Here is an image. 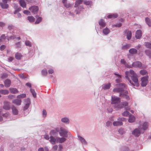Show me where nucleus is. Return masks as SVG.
Returning <instances> with one entry per match:
<instances>
[{"label":"nucleus","mask_w":151,"mask_h":151,"mask_svg":"<svg viewBox=\"0 0 151 151\" xmlns=\"http://www.w3.org/2000/svg\"><path fill=\"white\" fill-rule=\"evenodd\" d=\"M125 78L133 86L138 87L139 86L138 79L137 74L134 71L131 70L125 72Z\"/></svg>","instance_id":"1"},{"label":"nucleus","mask_w":151,"mask_h":151,"mask_svg":"<svg viewBox=\"0 0 151 151\" xmlns=\"http://www.w3.org/2000/svg\"><path fill=\"white\" fill-rule=\"evenodd\" d=\"M118 85L120 87L114 88L113 90V91L117 92H122L124 90L123 89L126 87V85L124 83H121L119 84Z\"/></svg>","instance_id":"2"},{"label":"nucleus","mask_w":151,"mask_h":151,"mask_svg":"<svg viewBox=\"0 0 151 151\" xmlns=\"http://www.w3.org/2000/svg\"><path fill=\"white\" fill-rule=\"evenodd\" d=\"M148 76H147L142 77L141 78V85L142 86L144 87L146 86L148 83Z\"/></svg>","instance_id":"3"},{"label":"nucleus","mask_w":151,"mask_h":151,"mask_svg":"<svg viewBox=\"0 0 151 151\" xmlns=\"http://www.w3.org/2000/svg\"><path fill=\"white\" fill-rule=\"evenodd\" d=\"M67 133L68 132L65 129L62 128H60V131L59 132V134L61 136L66 137L68 136Z\"/></svg>","instance_id":"4"},{"label":"nucleus","mask_w":151,"mask_h":151,"mask_svg":"<svg viewBox=\"0 0 151 151\" xmlns=\"http://www.w3.org/2000/svg\"><path fill=\"white\" fill-rule=\"evenodd\" d=\"M120 102V99L118 97L112 96L111 97L112 104H116L119 103Z\"/></svg>","instance_id":"5"},{"label":"nucleus","mask_w":151,"mask_h":151,"mask_svg":"<svg viewBox=\"0 0 151 151\" xmlns=\"http://www.w3.org/2000/svg\"><path fill=\"white\" fill-rule=\"evenodd\" d=\"M29 9L32 12L35 14L38 11L39 8L37 6H33L29 7Z\"/></svg>","instance_id":"6"},{"label":"nucleus","mask_w":151,"mask_h":151,"mask_svg":"<svg viewBox=\"0 0 151 151\" xmlns=\"http://www.w3.org/2000/svg\"><path fill=\"white\" fill-rule=\"evenodd\" d=\"M3 108L5 110H9L10 109L9 102L7 101H4V102Z\"/></svg>","instance_id":"7"},{"label":"nucleus","mask_w":151,"mask_h":151,"mask_svg":"<svg viewBox=\"0 0 151 151\" xmlns=\"http://www.w3.org/2000/svg\"><path fill=\"white\" fill-rule=\"evenodd\" d=\"M132 66L134 67L140 68L142 66V64L140 62L136 61L132 63Z\"/></svg>","instance_id":"8"},{"label":"nucleus","mask_w":151,"mask_h":151,"mask_svg":"<svg viewBox=\"0 0 151 151\" xmlns=\"http://www.w3.org/2000/svg\"><path fill=\"white\" fill-rule=\"evenodd\" d=\"M25 106L24 108V110L27 109L29 106V105L30 104V101L29 99H26L25 100Z\"/></svg>","instance_id":"9"},{"label":"nucleus","mask_w":151,"mask_h":151,"mask_svg":"<svg viewBox=\"0 0 151 151\" xmlns=\"http://www.w3.org/2000/svg\"><path fill=\"white\" fill-rule=\"evenodd\" d=\"M128 103L127 102H124L122 103V104H120L118 105H115V108H117L120 109L124 106H128Z\"/></svg>","instance_id":"10"},{"label":"nucleus","mask_w":151,"mask_h":151,"mask_svg":"<svg viewBox=\"0 0 151 151\" xmlns=\"http://www.w3.org/2000/svg\"><path fill=\"white\" fill-rule=\"evenodd\" d=\"M4 83L5 87L7 88L9 87L11 84V81L9 79L5 80L4 81Z\"/></svg>","instance_id":"11"},{"label":"nucleus","mask_w":151,"mask_h":151,"mask_svg":"<svg viewBox=\"0 0 151 151\" xmlns=\"http://www.w3.org/2000/svg\"><path fill=\"white\" fill-rule=\"evenodd\" d=\"M142 36V32L140 30H138L136 32L135 37L137 39L140 38Z\"/></svg>","instance_id":"12"},{"label":"nucleus","mask_w":151,"mask_h":151,"mask_svg":"<svg viewBox=\"0 0 151 151\" xmlns=\"http://www.w3.org/2000/svg\"><path fill=\"white\" fill-rule=\"evenodd\" d=\"M140 131L138 129H135L132 132V134L138 137L140 134Z\"/></svg>","instance_id":"13"},{"label":"nucleus","mask_w":151,"mask_h":151,"mask_svg":"<svg viewBox=\"0 0 151 151\" xmlns=\"http://www.w3.org/2000/svg\"><path fill=\"white\" fill-rule=\"evenodd\" d=\"M12 103L16 104L17 106H19L21 105L22 101L21 100L18 99H15L12 101Z\"/></svg>","instance_id":"14"},{"label":"nucleus","mask_w":151,"mask_h":151,"mask_svg":"<svg viewBox=\"0 0 151 151\" xmlns=\"http://www.w3.org/2000/svg\"><path fill=\"white\" fill-rule=\"evenodd\" d=\"M12 112L13 114L15 115H17L18 114V111L14 106H12Z\"/></svg>","instance_id":"15"},{"label":"nucleus","mask_w":151,"mask_h":151,"mask_svg":"<svg viewBox=\"0 0 151 151\" xmlns=\"http://www.w3.org/2000/svg\"><path fill=\"white\" fill-rule=\"evenodd\" d=\"M20 6L23 8H25L26 6V4L24 0H18Z\"/></svg>","instance_id":"16"},{"label":"nucleus","mask_w":151,"mask_h":151,"mask_svg":"<svg viewBox=\"0 0 151 151\" xmlns=\"http://www.w3.org/2000/svg\"><path fill=\"white\" fill-rule=\"evenodd\" d=\"M135 117L134 116L131 114L129 116V119H128V121L130 123L133 122L135 121Z\"/></svg>","instance_id":"17"},{"label":"nucleus","mask_w":151,"mask_h":151,"mask_svg":"<svg viewBox=\"0 0 151 151\" xmlns=\"http://www.w3.org/2000/svg\"><path fill=\"white\" fill-rule=\"evenodd\" d=\"M0 93L2 94L6 95L9 93V91L7 89H4L0 90Z\"/></svg>","instance_id":"18"},{"label":"nucleus","mask_w":151,"mask_h":151,"mask_svg":"<svg viewBox=\"0 0 151 151\" xmlns=\"http://www.w3.org/2000/svg\"><path fill=\"white\" fill-rule=\"evenodd\" d=\"M127 32V37L128 40H130L132 37V32L130 31H126Z\"/></svg>","instance_id":"19"},{"label":"nucleus","mask_w":151,"mask_h":151,"mask_svg":"<svg viewBox=\"0 0 151 151\" xmlns=\"http://www.w3.org/2000/svg\"><path fill=\"white\" fill-rule=\"evenodd\" d=\"M0 5L1 7L3 9H6L8 8L9 5L6 3H0Z\"/></svg>","instance_id":"20"},{"label":"nucleus","mask_w":151,"mask_h":151,"mask_svg":"<svg viewBox=\"0 0 151 151\" xmlns=\"http://www.w3.org/2000/svg\"><path fill=\"white\" fill-rule=\"evenodd\" d=\"M118 16V15L116 14H109L107 16V17L108 18H116Z\"/></svg>","instance_id":"21"},{"label":"nucleus","mask_w":151,"mask_h":151,"mask_svg":"<svg viewBox=\"0 0 151 151\" xmlns=\"http://www.w3.org/2000/svg\"><path fill=\"white\" fill-rule=\"evenodd\" d=\"M9 90L11 93H12L16 94L18 92V90L15 88H10Z\"/></svg>","instance_id":"22"},{"label":"nucleus","mask_w":151,"mask_h":151,"mask_svg":"<svg viewBox=\"0 0 151 151\" xmlns=\"http://www.w3.org/2000/svg\"><path fill=\"white\" fill-rule=\"evenodd\" d=\"M22 57L21 53L17 52L15 54V58L17 60H20Z\"/></svg>","instance_id":"23"},{"label":"nucleus","mask_w":151,"mask_h":151,"mask_svg":"<svg viewBox=\"0 0 151 151\" xmlns=\"http://www.w3.org/2000/svg\"><path fill=\"white\" fill-rule=\"evenodd\" d=\"M149 126L148 123L146 122H144L142 125V129L144 130L146 129Z\"/></svg>","instance_id":"24"},{"label":"nucleus","mask_w":151,"mask_h":151,"mask_svg":"<svg viewBox=\"0 0 151 151\" xmlns=\"http://www.w3.org/2000/svg\"><path fill=\"white\" fill-rule=\"evenodd\" d=\"M99 24L102 27H104L106 25V24L104 21V20L101 19L99 22Z\"/></svg>","instance_id":"25"},{"label":"nucleus","mask_w":151,"mask_h":151,"mask_svg":"<svg viewBox=\"0 0 151 151\" xmlns=\"http://www.w3.org/2000/svg\"><path fill=\"white\" fill-rule=\"evenodd\" d=\"M83 0H77L76 1L75 3V7H77L78 6V5L82 4L83 1Z\"/></svg>","instance_id":"26"},{"label":"nucleus","mask_w":151,"mask_h":151,"mask_svg":"<svg viewBox=\"0 0 151 151\" xmlns=\"http://www.w3.org/2000/svg\"><path fill=\"white\" fill-rule=\"evenodd\" d=\"M50 142L52 144L54 145L55 144L56 139L52 136L50 137Z\"/></svg>","instance_id":"27"},{"label":"nucleus","mask_w":151,"mask_h":151,"mask_svg":"<svg viewBox=\"0 0 151 151\" xmlns=\"http://www.w3.org/2000/svg\"><path fill=\"white\" fill-rule=\"evenodd\" d=\"M123 124V123L122 122L120 121H116V122H114L113 123V125L114 126H121Z\"/></svg>","instance_id":"28"},{"label":"nucleus","mask_w":151,"mask_h":151,"mask_svg":"<svg viewBox=\"0 0 151 151\" xmlns=\"http://www.w3.org/2000/svg\"><path fill=\"white\" fill-rule=\"evenodd\" d=\"M111 85V84L109 83L106 84L104 85L103 86L102 88L104 89H108L110 88Z\"/></svg>","instance_id":"29"},{"label":"nucleus","mask_w":151,"mask_h":151,"mask_svg":"<svg viewBox=\"0 0 151 151\" xmlns=\"http://www.w3.org/2000/svg\"><path fill=\"white\" fill-rule=\"evenodd\" d=\"M129 52L132 54H135L137 52V50L134 48H132L129 50Z\"/></svg>","instance_id":"30"},{"label":"nucleus","mask_w":151,"mask_h":151,"mask_svg":"<svg viewBox=\"0 0 151 151\" xmlns=\"http://www.w3.org/2000/svg\"><path fill=\"white\" fill-rule=\"evenodd\" d=\"M27 19L31 22H34L35 20L34 17L32 16L28 17Z\"/></svg>","instance_id":"31"},{"label":"nucleus","mask_w":151,"mask_h":151,"mask_svg":"<svg viewBox=\"0 0 151 151\" xmlns=\"http://www.w3.org/2000/svg\"><path fill=\"white\" fill-rule=\"evenodd\" d=\"M78 137L82 143L84 144H86V141L82 137L80 136H78Z\"/></svg>","instance_id":"32"},{"label":"nucleus","mask_w":151,"mask_h":151,"mask_svg":"<svg viewBox=\"0 0 151 151\" xmlns=\"http://www.w3.org/2000/svg\"><path fill=\"white\" fill-rule=\"evenodd\" d=\"M57 139L59 140V142L61 143L64 142L66 140V139L64 137L61 138L58 137L57 138Z\"/></svg>","instance_id":"33"},{"label":"nucleus","mask_w":151,"mask_h":151,"mask_svg":"<svg viewBox=\"0 0 151 151\" xmlns=\"http://www.w3.org/2000/svg\"><path fill=\"white\" fill-rule=\"evenodd\" d=\"M84 4L87 5L91 6L92 4V2L91 1H83Z\"/></svg>","instance_id":"34"},{"label":"nucleus","mask_w":151,"mask_h":151,"mask_svg":"<svg viewBox=\"0 0 151 151\" xmlns=\"http://www.w3.org/2000/svg\"><path fill=\"white\" fill-rule=\"evenodd\" d=\"M110 30L109 29L106 28L103 30V33L105 35H107L110 32Z\"/></svg>","instance_id":"35"},{"label":"nucleus","mask_w":151,"mask_h":151,"mask_svg":"<svg viewBox=\"0 0 151 151\" xmlns=\"http://www.w3.org/2000/svg\"><path fill=\"white\" fill-rule=\"evenodd\" d=\"M42 20V18L41 17H39L37 18L36 21L35 22V24H38Z\"/></svg>","instance_id":"36"},{"label":"nucleus","mask_w":151,"mask_h":151,"mask_svg":"<svg viewBox=\"0 0 151 151\" xmlns=\"http://www.w3.org/2000/svg\"><path fill=\"white\" fill-rule=\"evenodd\" d=\"M26 97V95L25 93L21 94L17 96V97L19 99L24 98Z\"/></svg>","instance_id":"37"},{"label":"nucleus","mask_w":151,"mask_h":151,"mask_svg":"<svg viewBox=\"0 0 151 151\" xmlns=\"http://www.w3.org/2000/svg\"><path fill=\"white\" fill-rule=\"evenodd\" d=\"M140 74L142 75H145L147 73V72L145 70H141L139 71Z\"/></svg>","instance_id":"38"},{"label":"nucleus","mask_w":151,"mask_h":151,"mask_svg":"<svg viewBox=\"0 0 151 151\" xmlns=\"http://www.w3.org/2000/svg\"><path fill=\"white\" fill-rule=\"evenodd\" d=\"M145 21L147 24L150 27L151 24V21L150 19L148 18H145Z\"/></svg>","instance_id":"39"},{"label":"nucleus","mask_w":151,"mask_h":151,"mask_svg":"<svg viewBox=\"0 0 151 151\" xmlns=\"http://www.w3.org/2000/svg\"><path fill=\"white\" fill-rule=\"evenodd\" d=\"M122 115L124 116H129L130 114H131L130 113L127 111H125L122 114Z\"/></svg>","instance_id":"40"},{"label":"nucleus","mask_w":151,"mask_h":151,"mask_svg":"<svg viewBox=\"0 0 151 151\" xmlns=\"http://www.w3.org/2000/svg\"><path fill=\"white\" fill-rule=\"evenodd\" d=\"M30 91L32 93L33 96L34 97V98H35L36 97V94L35 92V90L34 89L31 88L30 89Z\"/></svg>","instance_id":"41"},{"label":"nucleus","mask_w":151,"mask_h":151,"mask_svg":"<svg viewBox=\"0 0 151 151\" xmlns=\"http://www.w3.org/2000/svg\"><path fill=\"white\" fill-rule=\"evenodd\" d=\"M42 75L43 76H46L47 75V72L46 69H43L42 71Z\"/></svg>","instance_id":"42"},{"label":"nucleus","mask_w":151,"mask_h":151,"mask_svg":"<svg viewBox=\"0 0 151 151\" xmlns=\"http://www.w3.org/2000/svg\"><path fill=\"white\" fill-rule=\"evenodd\" d=\"M120 96H122L123 97H125L126 99H130V98L129 96L126 95H122V93H120Z\"/></svg>","instance_id":"43"},{"label":"nucleus","mask_w":151,"mask_h":151,"mask_svg":"<svg viewBox=\"0 0 151 151\" xmlns=\"http://www.w3.org/2000/svg\"><path fill=\"white\" fill-rule=\"evenodd\" d=\"M145 52L147 55L151 58V52L149 50H146L145 51Z\"/></svg>","instance_id":"44"},{"label":"nucleus","mask_w":151,"mask_h":151,"mask_svg":"<svg viewBox=\"0 0 151 151\" xmlns=\"http://www.w3.org/2000/svg\"><path fill=\"white\" fill-rule=\"evenodd\" d=\"M25 44L26 46L31 47V42L28 40H26L25 42Z\"/></svg>","instance_id":"45"},{"label":"nucleus","mask_w":151,"mask_h":151,"mask_svg":"<svg viewBox=\"0 0 151 151\" xmlns=\"http://www.w3.org/2000/svg\"><path fill=\"white\" fill-rule=\"evenodd\" d=\"M16 35H13L11 36H10V37H9L8 38L7 40H9L12 39H14L15 38H16Z\"/></svg>","instance_id":"46"},{"label":"nucleus","mask_w":151,"mask_h":151,"mask_svg":"<svg viewBox=\"0 0 151 151\" xmlns=\"http://www.w3.org/2000/svg\"><path fill=\"white\" fill-rule=\"evenodd\" d=\"M7 77V75L6 73H4L1 74V78L3 79H4Z\"/></svg>","instance_id":"47"},{"label":"nucleus","mask_w":151,"mask_h":151,"mask_svg":"<svg viewBox=\"0 0 151 151\" xmlns=\"http://www.w3.org/2000/svg\"><path fill=\"white\" fill-rule=\"evenodd\" d=\"M114 74L115 75L117 76H118V78H119L118 79H116V82L117 83H118L120 81V80L121 78V75H118L116 73H114Z\"/></svg>","instance_id":"48"},{"label":"nucleus","mask_w":151,"mask_h":151,"mask_svg":"<svg viewBox=\"0 0 151 151\" xmlns=\"http://www.w3.org/2000/svg\"><path fill=\"white\" fill-rule=\"evenodd\" d=\"M61 121L63 122H66L68 121V119L67 118H64L62 119Z\"/></svg>","instance_id":"49"},{"label":"nucleus","mask_w":151,"mask_h":151,"mask_svg":"<svg viewBox=\"0 0 151 151\" xmlns=\"http://www.w3.org/2000/svg\"><path fill=\"white\" fill-rule=\"evenodd\" d=\"M65 6L67 8H68L70 7L71 6V5L69 3H65L64 4Z\"/></svg>","instance_id":"50"},{"label":"nucleus","mask_w":151,"mask_h":151,"mask_svg":"<svg viewBox=\"0 0 151 151\" xmlns=\"http://www.w3.org/2000/svg\"><path fill=\"white\" fill-rule=\"evenodd\" d=\"M16 45L17 48H19L21 47V43L20 42H19L16 43Z\"/></svg>","instance_id":"51"},{"label":"nucleus","mask_w":151,"mask_h":151,"mask_svg":"<svg viewBox=\"0 0 151 151\" xmlns=\"http://www.w3.org/2000/svg\"><path fill=\"white\" fill-rule=\"evenodd\" d=\"M6 48V46L4 45H1L0 47V50L1 51L4 50Z\"/></svg>","instance_id":"52"},{"label":"nucleus","mask_w":151,"mask_h":151,"mask_svg":"<svg viewBox=\"0 0 151 151\" xmlns=\"http://www.w3.org/2000/svg\"><path fill=\"white\" fill-rule=\"evenodd\" d=\"M23 13L24 14H27V15L30 14V12L28 10H25L24 11Z\"/></svg>","instance_id":"53"},{"label":"nucleus","mask_w":151,"mask_h":151,"mask_svg":"<svg viewBox=\"0 0 151 151\" xmlns=\"http://www.w3.org/2000/svg\"><path fill=\"white\" fill-rule=\"evenodd\" d=\"M6 38L5 36L4 35H2L0 38V41H1L2 40H4Z\"/></svg>","instance_id":"54"},{"label":"nucleus","mask_w":151,"mask_h":151,"mask_svg":"<svg viewBox=\"0 0 151 151\" xmlns=\"http://www.w3.org/2000/svg\"><path fill=\"white\" fill-rule=\"evenodd\" d=\"M118 132L121 134H123L124 133V130L122 129H120L118 130Z\"/></svg>","instance_id":"55"},{"label":"nucleus","mask_w":151,"mask_h":151,"mask_svg":"<svg viewBox=\"0 0 151 151\" xmlns=\"http://www.w3.org/2000/svg\"><path fill=\"white\" fill-rule=\"evenodd\" d=\"M42 114L43 116L45 117L47 115V112L44 109L42 111Z\"/></svg>","instance_id":"56"},{"label":"nucleus","mask_w":151,"mask_h":151,"mask_svg":"<svg viewBox=\"0 0 151 151\" xmlns=\"http://www.w3.org/2000/svg\"><path fill=\"white\" fill-rule=\"evenodd\" d=\"M8 97L10 99H12L14 97V96L12 95H9L8 96Z\"/></svg>","instance_id":"57"},{"label":"nucleus","mask_w":151,"mask_h":151,"mask_svg":"<svg viewBox=\"0 0 151 151\" xmlns=\"http://www.w3.org/2000/svg\"><path fill=\"white\" fill-rule=\"evenodd\" d=\"M14 59V58L13 57H10L8 58V61L9 62H12Z\"/></svg>","instance_id":"58"},{"label":"nucleus","mask_w":151,"mask_h":151,"mask_svg":"<svg viewBox=\"0 0 151 151\" xmlns=\"http://www.w3.org/2000/svg\"><path fill=\"white\" fill-rule=\"evenodd\" d=\"M121 63L124 65H125L126 64V61L124 59H121Z\"/></svg>","instance_id":"59"},{"label":"nucleus","mask_w":151,"mask_h":151,"mask_svg":"<svg viewBox=\"0 0 151 151\" xmlns=\"http://www.w3.org/2000/svg\"><path fill=\"white\" fill-rule=\"evenodd\" d=\"M5 24L2 22H0V27H4L5 25Z\"/></svg>","instance_id":"60"},{"label":"nucleus","mask_w":151,"mask_h":151,"mask_svg":"<svg viewBox=\"0 0 151 151\" xmlns=\"http://www.w3.org/2000/svg\"><path fill=\"white\" fill-rule=\"evenodd\" d=\"M48 73L49 74H52L54 72L53 70L52 69H50L48 70Z\"/></svg>","instance_id":"61"},{"label":"nucleus","mask_w":151,"mask_h":151,"mask_svg":"<svg viewBox=\"0 0 151 151\" xmlns=\"http://www.w3.org/2000/svg\"><path fill=\"white\" fill-rule=\"evenodd\" d=\"M13 27H14V26L12 25H9L8 26V28L10 30L13 29Z\"/></svg>","instance_id":"62"},{"label":"nucleus","mask_w":151,"mask_h":151,"mask_svg":"<svg viewBox=\"0 0 151 151\" xmlns=\"http://www.w3.org/2000/svg\"><path fill=\"white\" fill-rule=\"evenodd\" d=\"M58 146L55 145L53 146V149L54 150H56L58 148Z\"/></svg>","instance_id":"63"},{"label":"nucleus","mask_w":151,"mask_h":151,"mask_svg":"<svg viewBox=\"0 0 151 151\" xmlns=\"http://www.w3.org/2000/svg\"><path fill=\"white\" fill-rule=\"evenodd\" d=\"M45 138L47 140L48 139H49V136L48 135H45L44 136Z\"/></svg>","instance_id":"64"}]
</instances>
